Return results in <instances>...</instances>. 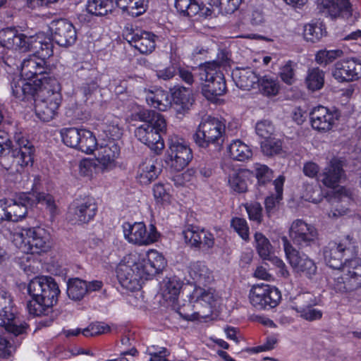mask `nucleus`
Listing matches in <instances>:
<instances>
[{
  "label": "nucleus",
  "mask_w": 361,
  "mask_h": 361,
  "mask_svg": "<svg viewBox=\"0 0 361 361\" xmlns=\"http://www.w3.org/2000/svg\"><path fill=\"white\" fill-rule=\"evenodd\" d=\"M0 47L11 51L33 52L23 61L20 75H16L11 82L13 94V86L20 87L24 83L33 87L35 83L40 82L44 85L47 80H56L43 75L46 71V59L53 54L51 39L45 36L44 32L27 36L15 27L3 28L0 30Z\"/></svg>",
  "instance_id": "1"
},
{
  "label": "nucleus",
  "mask_w": 361,
  "mask_h": 361,
  "mask_svg": "<svg viewBox=\"0 0 361 361\" xmlns=\"http://www.w3.org/2000/svg\"><path fill=\"white\" fill-rule=\"evenodd\" d=\"M166 266L164 257L155 250L145 254L131 252L122 259L116 269L118 279L123 287L133 290L142 281L152 279Z\"/></svg>",
  "instance_id": "2"
},
{
  "label": "nucleus",
  "mask_w": 361,
  "mask_h": 361,
  "mask_svg": "<svg viewBox=\"0 0 361 361\" xmlns=\"http://www.w3.org/2000/svg\"><path fill=\"white\" fill-rule=\"evenodd\" d=\"M34 85L33 87L24 83L20 87L13 86V96L20 100L33 97L35 115L42 121L49 122L57 115L61 103L59 82L56 80H47L44 85L40 82Z\"/></svg>",
  "instance_id": "3"
},
{
  "label": "nucleus",
  "mask_w": 361,
  "mask_h": 361,
  "mask_svg": "<svg viewBox=\"0 0 361 361\" xmlns=\"http://www.w3.org/2000/svg\"><path fill=\"white\" fill-rule=\"evenodd\" d=\"M27 291L32 299L27 304L30 314L39 317L46 314L57 302L60 293L58 284L50 276H39L31 280Z\"/></svg>",
  "instance_id": "4"
},
{
  "label": "nucleus",
  "mask_w": 361,
  "mask_h": 361,
  "mask_svg": "<svg viewBox=\"0 0 361 361\" xmlns=\"http://www.w3.org/2000/svg\"><path fill=\"white\" fill-rule=\"evenodd\" d=\"M14 245L27 254H39L51 247L49 233L42 227L16 228L11 233Z\"/></svg>",
  "instance_id": "5"
},
{
  "label": "nucleus",
  "mask_w": 361,
  "mask_h": 361,
  "mask_svg": "<svg viewBox=\"0 0 361 361\" xmlns=\"http://www.w3.org/2000/svg\"><path fill=\"white\" fill-rule=\"evenodd\" d=\"M147 114L148 121L135 130V136L156 154H159L164 147L161 133L166 130V123L159 113L148 111Z\"/></svg>",
  "instance_id": "6"
},
{
  "label": "nucleus",
  "mask_w": 361,
  "mask_h": 361,
  "mask_svg": "<svg viewBox=\"0 0 361 361\" xmlns=\"http://www.w3.org/2000/svg\"><path fill=\"white\" fill-rule=\"evenodd\" d=\"M218 64L214 62H206L199 66V74L202 83L203 95L210 101H214L216 97L223 95L226 90L224 76L219 71Z\"/></svg>",
  "instance_id": "7"
},
{
  "label": "nucleus",
  "mask_w": 361,
  "mask_h": 361,
  "mask_svg": "<svg viewBox=\"0 0 361 361\" xmlns=\"http://www.w3.org/2000/svg\"><path fill=\"white\" fill-rule=\"evenodd\" d=\"M0 326L15 336L25 334L28 328L18 316L11 294L5 290L0 291Z\"/></svg>",
  "instance_id": "8"
},
{
  "label": "nucleus",
  "mask_w": 361,
  "mask_h": 361,
  "mask_svg": "<svg viewBox=\"0 0 361 361\" xmlns=\"http://www.w3.org/2000/svg\"><path fill=\"white\" fill-rule=\"evenodd\" d=\"M281 298L278 288L263 283L254 285L249 293L250 303L259 310L276 307Z\"/></svg>",
  "instance_id": "9"
},
{
  "label": "nucleus",
  "mask_w": 361,
  "mask_h": 361,
  "mask_svg": "<svg viewBox=\"0 0 361 361\" xmlns=\"http://www.w3.org/2000/svg\"><path fill=\"white\" fill-rule=\"evenodd\" d=\"M225 133V126L214 118H207L202 121L195 134V141L202 147H206L209 144H217L223 141Z\"/></svg>",
  "instance_id": "10"
},
{
  "label": "nucleus",
  "mask_w": 361,
  "mask_h": 361,
  "mask_svg": "<svg viewBox=\"0 0 361 361\" xmlns=\"http://www.w3.org/2000/svg\"><path fill=\"white\" fill-rule=\"evenodd\" d=\"M122 228L125 239L128 243L139 246L150 245L157 241L159 236L154 225H150L147 231L143 222H124Z\"/></svg>",
  "instance_id": "11"
},
{
  "label": "nucleus",
  "mask_w": 361,
  "mask_h": 361,
  "mask_svg": "<svg viewBox=\"0 0 361 361\" xmlns=\"http://www.w3.org/2000/svg\"><path fill=\"white\" fill-rule=\"evenodd\" d=\"M356 243L350 235H346L339 243L334 245L324 252L325 261L328 266L334 269H343L345 257H353L357 255Z\"/></svg>",
  "instance_id": "12"
},
{
  "label": "nucleus",
  "mask_w": 361,
  "mask_h": 361,
  "mask_svg": "<svg viewBox=\"0 0 361 361\" xmlns=\"http://www.w3.org/2000/svg\"><path fill=\"white\" fill-rule=\"evenodd\" d=\"M282 242L286 258L293 269L297 272L303 273L309 279H312L317 270L314 261L306 255L300 254L293 247L286 237L282 238Z\"/></svg>",
  "instance_id": "13"
},
{
  "label": "nucleus",
  "mask_w": 361,
  "mask_h": 361,
  "mask_svg": "<svg viewBox=\"0 0 361 361\" xmlns=\"http://www.w3.org/2000/svg\"><path fill=\"white\" fill-rule=\"evenodd\" d=\"M288 234L293 243L301 248L315 244L318 239L317 228L302 219L293 221Z\"/></svg>",
  "instance_id": "14"
},
{
  "label": "nucleus",
  "mask_w": 361,
  "mask_h": 361,
  "mask_svg": "<svg viewBox=\"0 0 361 361\" xmlns=\"http://www.w3.org/2000/svg\"><path fill=\"white\" fill-rule=\"evenodd\" d=\"M340 117L339 113L324 106H317L310 114L312 128L319 133H325L331 130Z\"/></svg>",
  "instance_id": "15"
},
{
  "label": "nucleus",
  "mask_w": 361,
  "mask_h": 361,
  "mask_svg": "<svg viewBox=\"0 0 361 361\" xmlns=\"http://www.w3.org/2000/svg\"><path fill=\"white\" fill-rule=\"evenodd\" d=\"M317 8L326 16L332 19H349L353 14L349 0H317Z\"/></svg>",
  "instance_id": "16"
},
{
  "label": "nucleus",
  "mask_w": 361,
  "mask_h": 361,
  "mask_svg": "<svg viewBox=\"0 0 361 361\" xmlns=\"http://www.w3.org/2000/svg\"><path fill=\"white\" fill-rule=\"evenodd\" d=\"M49 30L52 37L51 40H54L60 46H68L76 40V31L73 24L66 20L60 19L54 20L50 23Z\"/></svg>",
  "instance_id": "17"
},
{
  "label": "nucleus",
  "mask_w": 361,
  "mask_h": 361,
  "mask_svg": "<svg viewBox=\"0 0 361 361\" xmlns=\"http://www.w3.org/2000/svg\"><path fill=\"white\" fill-rule=\"evenodd\" d=\"M97 210L94 199L86 197L82 200H75L69 208V214L72 216V221L87 223L93 219Z\"/></svg>",
  "instance_id": "18"
},
{
  "label": "nucleus",
  "mask_w": 361,
  "mask_h": 361,
  "mask_svg": "<svg viewBox=\"0 0 361 361\" xmlns=\"http://www.w3.org/2000/svg\"><path fill=\"white\" fill-rule=\"evenodd\" d=\"M123 35L142 54L151 53L155 49L157 37L153 33L126 27Z\"/></svg>",
  "instance_id": "19"
},
{
  "label": "nucleus",
  "mask_w": 361,
  "mask_h": 361,
  "mask_svg": "<svg viewBox=\"0 0 361 361\" xmlns=\"http://www.w3.org/2000/svg\"><path fill=\"white\" fill-rule=\"evenodd\" d=\"M162 167L159 159H143L139 164L136 178L141 185H149L157 178Z\"/></svg>",
  "instance_id": "20"
},
{
  "label": "nucleus",
  "mask_w": 361,
  "mask_h": 361,
  "mask_svg": "<svg viewBox=\"0 0 361 361\" xmlns=\"http://www.w3.org/2000/svg\"><path fill=\"white\" fill-rule=\"evenodd\" d=\"M345 178V174L339 159H331L330 164L321 174V181L328 188H336Z\"/></svg>",
  "instance_id": "21"
},
{
  "label": "nucleus",
  "mask_w": 361,
  "mask_h": 361,
  "mask_svg": "<svg viewBox=\"0 0 361 361\" xmlns=\"http://www.w3.org/2000/svg\"><path fill=\"white\" fill-rule=\"evenodd\" d=\"M232 78L236 86L243 90L257 87L259 76L250 68H236L232 71Z\"/></svg>",
  "instance_id": "22"
},
{
  "label": "nucleus",
  "mask_w": 361,
  "mask_h": 361,
  "mask_svg": "<svg viewBox=\"0 0 361 361\" xmlns=\"http://www.w3.org/2000/svg\"><path fill=\"white\" fill-rule=\"evenodd\" d=\"M342 272L349 281V286L353 290L361 287V260L345 259Z\"/></svg>",
  "instance_id": "23"
},
{
  "label": "nucleus",
  "mask_w": 361,
  "mask_h": 361,
  "mask_svg": "<svg viewBox=\"0 0 361 361\" xmlns=\"http://www.w3.org/2000/svg\"><path fill=\"white\" fill-rule=\"evenodd\" d=\"M172 106L182 113L188 109L193 102L192 91L183 87H174L171 89Z\"/></svg>",
  "instance_id": "24"
},
{
  "label": "nucleus",
  "mask_w": 361,
  "mask_h": 361,
  "mask_svg": "<svg viewBox=\"0 0 361 361\" xmlns=\"http://www.w3.org/2000/svg\"><path fill=\"white\" fill-rule=\"evenodd\" d=\"M175 6L178 12L190 17L205 16L211 12L202 2L196 0H175Z\"/></svg>",
  "instance_id": "25"
},
{
  "label": "nucleus",
  "mask_w": 361,
  "mask_h": 361,
  "mask_svg": "<svg viewBox=\"0 0 361 361\" xmlns=\"http://www.w3.org/2000/svg\"><path fill=\"white\" fill-rule=\"evenodd\" d=\"M146 101L151 106L159 111H166L172 106V101L167 92L160 88L146 90Z\"/></svg>",
  "instance_id": "26"
},
{
  "label": "nucleus",
  "mask_w": 361,
  "mask_h": 361,
  "mask_svg": "<svg viewBox=\"0 0 361 361\" xmlns=\"http://www.w3.org/2000/svg\"><path fill=\"white\" fill-rule=\"evenodd\" d=\"M20 200L23 202L27 203L30 207L37 204H44L51 215L55 214L56 205L53 196L48 193H20Z\"/></svg>",
  "instance_id": "27"
},
{
  "label": "nucleus",
  "mask_w": 361,
  "mask_h": 361,
  "mask_svg": "<svg viewBox=\"0 0 361 361\" xmlns=\"http://www.w3.org/2000/svg\"><path fill=\"white\" fill-rule=\"evenodd\" d=\"M302 37L308 43H317L326 35L325 25L319 20H311L302 28Z\"/></svg>",
  "instance_id": "28"
},
{
  "label": "nucleus",
  "mask_w": 361,
  "mask_h": 361,
  "mask_svg": "<svg viewBox=\"0 0 361 361\" xmlns=\"http://www.w3.org/2000/svg\"><path fill=\"white\" fill-rule=\"evenodd\" d=\"M218 298L215 290L212 288L196 287L190 295L191 303H200L202 305L212 307Z\"/></svg>",
  "instance_id": "29"
},
{
  "label": "nucleus",
  "mask_w": 361,
  "mask_h": 361,
  "mask_svg": "<svg viewBox=\"0 0 361 361\" xmlns=\"http://www.w3.org/2000/svg\"><path fill=\"white\" fill-rule=\"evenodd\" d=\"M116 6L132 16L143 14L148 5V0H115Z\"/></svg>",
  "instance_id": "30"
},
{
  "label": "nucleus",
  "mask_w": 361,
  "mask_h": 361,
  "mask_svg": "<svg viewBox=\"0 0 361 361\" xmlns=\"http://www.w3.org/2000/svg\"><path fill=\"white\" fill-rule=\"evenodd\" d=\"M189 274L196 283L200 284H207L212 280L211 271L202 262L191 263L189 267Z\"/></svg>",
  "instance_id": "31"
},
{
  "label": "nucleus",
  "mask_w": 361,
  "mask_h": 361,
  "mask_svg": "<svg viewBox=\"0 0 361 361\" xmlns=\"http://www.w3.org/2000/svg\"><path fill=\"white\" fill-rule=\"evenodd\" d=\"M257 87L263 95L274 97L279 94L281 85L276 77L267 74L259 77Z\"/></svg>",
  "instance_id": "32"
},
{
  "label": "nucleus",
  "mask_w": 361,
  "mask_h": 361,
  "mask_svg": "<svg viewBox=\"0 0 361 361\" xmlns=\"http://www.w3.org/2000/svg\"><path fill=\"white\" fill-rule=\"evenodd\" d=\"M30 207L27 203L23 202L20 200V194L18 197V200L8 202L6 201L7 221H18L23 219L27 212V207Z\"/></svg>",
  "instance_id": "33"
},
{
  "label": "nucleus",
  "mask_w": 361,
  "mask_h": 361,
  "mask_svg": "<svg viewBox=\"0 0 361 361\" xmlns=\"http://www.w3.org/2000/svg\"><path fill=\"white\" fill-rule=\"evenodd\" d=\"M113 8L112 0H88L86 4L87 11L97 16L107 15Z\"/></svg>",
  "instance_id": "34"
},
{
  "label": "nucleus",
  "mask_w": 361,
  "mask_h": 361,
  "mask_svg": "<svg viewBox=\"0 0 361 361\" xmlns=\"http://www.w3.org/2000/svg\"><path fill=\"white\" fill-rule=\"evenodd\" d=\"M325 73L319 68L309 69L305 78L307 87L311 91L321 90L324 85Z\"/></svg>",
  "instance_id": "35"
},
{
  "label": "nucleus",
  "mask_w": 361,
  "mask_h": 361,
  "mask_svg": "<svg viewBox=\"0 0 361 361\" xmlns=\"http://www.w3.org/2000/svg\"><path fill=\"white\" fill-rule=\"evenodd\" d=\"M87 293V282L78 278L68 282L67 294L73 300H80Z\"/></svg>",
  "instance_id": "36"
},
{
  "label": "nucleus",
  "mask_w": 361,
  "mask_h": 361,
  "mask_svg": "<svg viewBox=\"0 0 361 361\" xmlns=\"http://www.w3.org/2000/svg\"><path fill=\"white\" fill-rule=\"evenodd\" d=\"M226 154L230 158H251L250 147L240 140L233 141L226 149Z\"/></svg>",
  "instance_id": "37"
},
{
  "label": "nucleus",
  "mask_w": 361,
  "mask_h": 361,
  "mask_svg": "<svg viewBox=\"0 0 361 361\" xmlns=\"http://www.w3.org/2000/svg\"><path fill=\"white\" fill-rule=\"evenodd\" d=\"M317 304V298L310 292H305L298 294L292 301L290 307L298 313L302 312L307 307Z\"/></svg>",
  "instance_id": "38"
},
{
  "label": "nucleus",
  "mask_w": 361,
  "mask_h": 361,
  "mask_svg": "<svg viewBox=\"0 0 361 361\" xmlns=\"http://www.w3.org/2000/svg\"><path fill=\"white\" fill-rule=\"evenodd\" d=\"M285 178L283 176L278 177L274 181V185L276 190V197L270 195L265 199V208L267 213L270 214L275 209L276 204L283 198V186Z\"/></svg>",
  "instance_id": "39"
},
{
  "label": "nucleus",
  "mask_w": 361,
  "mask_h": 361,
  "mask_svg": "<svg viewBox=\"0 0 361 361\" xmlns=\"http://www.w3.org/2000/svg\"><path fill=\"white\" fill-rule=\"evenodd\" d=\"M329 286L336 293H345L354 290L349 286V281L341 271L333 273L328 279Z\"/></svg>",
  "instance_id": "40"
},
{
  "label": "nucleus",
  "mask_w": 361,
  "mask_h": 361,
  "mask_svg": "<svg viewBox=\"0 0 361 361\" xmlns=\"http://www.w3.org/2000/svg\"><path fill=\"white\" fill-rule=\"evenodd\" d=\"M171 157L173 158H190L192 157V150L188 143L182 138L172 137L169 142Z\"/></svg>",
  "instance_id": "41"
},
{
  "label": "nucleus",
  "mask_w": 361,
  "mask_h": 361,
  "mask_svg": "<svg viewBox=\"0 0 361 361\" xmlns=\"http://www.w3.org/2000/svg\"><path fill=\"white\" fill-rule=\"evenodd\" d=\"M255 240L259 256L263 259L271 261V258L275 256L272 255V246L269 240L261 233L255 234Z\"/></svg>",
  "instance_id": "42"
},
{
  "label": "nucleus",
  "mask_w": 361,
  "mask_h": 361,
  "mask_svg": "<svg viewBox=\"0 0 361 361\" xmlns=\"http://www.w3.org/2000/svg\"><path fill=\"white\" fill-rule=\"evenodd\" d=\"M80 143L77 149L87 154H91L97 148V140L93 133L86 129H82Z\"/></svg>",
  "instance_id": "43"
},
{
  "label": "nucleus",
  "mask_w": 361,
  "mask_h": 361,
  "mask_svg": "<svg viewBox=\"0 0 361 361\" xmlns=\"http://www.w3.org/2000/svg\"><path fill=\"white\" fill-rule=\"evenodd\" d=\"M82 129L76 128H64L60 130V135L63 143L73 148L78 146L80 140Z\"/></svg>",
  "instance_id": "44"
},
{
  "label": "nucleus",
  "mask_w": 361,
  "mask_h": 361,
  "mask_svg": "<svg viewBox=\"0 0 361 361\" xmlns=\"http://www.w3.org/2000/svg\"><path fill=\"white\" fill-rule=\"evenodd\" d=\"M201 231L202 229L195 225H187L183 231V235L186 243L195 247H201Z\"/></svg>",
  "instance_id": "45"
},
{
  "label": "nucleus",
  "mask_w": 361,
  "mask_h": 361,
  "mask_svg": "<svg viewBox=\"0 0 361 361\" xmlns=\"http://www.w3.org/2000/svg\"><path fill=\"white\" fill-rule=\"evenodd\" d=\"M181 282L176 279H169L163 287V296L166 300L174 302L180 293Z\"/></svg>",
  "instance_id": "46"
},
{
  "label": "nucleus",
  "mask_w": 361,
  "mask_h": 361,
  "mask_svg": "<svg viewBox=\"0 0 361 361\" xmlns=\"http://www.w3.org/2000/svg\"><path fill=\"white\" fill-rule=\"evenodd\" d=\"M331 74L339 82H350L348 59L336 62L332 68Z\"/></svg>",
  "instance_id": "47"
},
{
  "label": "nucleus",
  "mask_w": 361,
  "mask_h": 361,
  "mask_svg": "<svg viewBox=\"0 0 361 361\" xmlns=\"http://www.w3.org/2000/svg\"><path fill=\"white\" fill-rule=\"evenodd\" d=\"M261 148L264 155L268 157L281 155L283 152L281 141L274 137L262 142Z\"/></svg>",
  "instance_id": "48"
},
{
  "label": "nucleus",
  "mask_w": 361,
  "mask_h": 361,
  "mask_svg": "<svg viewBox=\"0 0 361 361\" xmlns=\"http://www.w3.org/2000/svg\"><path fill=\"white\" fill-rule=\"evenodd\" d=\"M343 55V52L341 49L319 50L315 55V61L319 65L326 66Z\"/></svg>",
  "instance_id": "49"
},
{
  "label": "nucleus",
  "mask_w": 361,
  "mask_h": 361,
  "mask_svg": "<svg viewBox=\"0 0 361 361\" xmlns=\"http://www.w3.org/2000/svg\"><path fill=\"white\" fill-rule=\"evenodd\" d=\"M255 130L257 134L264 140L274 137L275 128L269 120H262L256 123Z\"/></svg>",
  "instance_id": "50"
},
{
  "label": "nucleus",
  "mask_w": 361,
  "mask_h": 361,
  "mask_svg": "<svg viewBox=\"0 0 361 361\" xmlns=\"http://www.w3.org/2000/svg\"><path fill=\"white\" fill-rule=\"evenodd\" d=\"M279 74L281 80L288 85H293L295 81V67L291 61L282 66Z\"/></svg>",
  "instance_id": "51"
},
{
  "label": "nucleus",
  "mask_w": 361,
  "mask_h": 361,
  "mask_svg": "<svg viewBox=\"0 0 361 361\" xmlns=\"http://www.w3.org/2000/svg\"><path fill=\"white\" fill-rule=\"evenodd\" d=\"M110 331V326L103 322L90 324L87 328L82 330V334L85 337L95 336Z\"/></svg>",
  "instance_id": "52"
},
{
  "label": "nucleus",
  "mask_w": 361,
  "mask_h": 361,
  "mask_svg": "<svg viewBox=\"0 0 361 361\" xmlns=\"http://www.w3.org/2000/svg\"><path fill=\"white\" fill-rule=\"evenodd\" d=\"M153 195L157 202L163 205L169 204L171 202V196L162 183L154 185Z\"/></svg>",
  "instance_id": "53"
},
{
  "label": "nucleus",
  "mask_w": 361,
  "mask_h": 361,
  "mask_svg": "<svg viewBox=\"0 0 361 361\" xmlns=\"http://www.w3.org/2000/svg\"><path fill=\"white\" fill-rule=\"evenodd\" d=\"M110 161L111 159H81L79 164V171L82 176H90L92 172H97L98 166H95L96 161Z\"/></svg>",
  "instance_id": "54"
},
{
  "label": "nucleus",
  "mask_w": 361,
  "mask_h": 361,
  "mask_svg": "<svg viewBox=\"0 0 361 361\" xmlns=\"http://www.w3.org/2000/svg\"><path fill=\"white\" fill-rule=\"evenodd\" d=\"M231 225L243 240H249V227L245 219L238 217L233 218Z\"/></svg>",
  "instance_id": "55"
},
{
  "label": "nucleus",
  "mask_w": 361,
  "mask_h": 361,
  "mask_svg": "<svg viewBox=\"0 0 361 361\" xmlns=\"http://www.w3.org/2000/svg\"><path fill=\"white\" fill-rule=\"evenodd\" d=\"M255 171L259 184H265L273 178L272 171L266 165L257 164L255 167Z\"/></svg>",
  "instance_id": "56"
},
{
  "label": "nucleus",
  "mask_w": 361,
  "mask_h": 361,
  "mask_svg": "<svg viewBox=\"0 0 361 361\" xmlns=\"http://www.w3.org/2000/svg\"><path fill=\"white\" fill-rule=\"evenodd\" d=\"M243 172L234 174L229 179L231 188L237 192H244L247 190V183L244 178Z\"/></svg>",
  "instance_id": "57"
},
{
  "label": "nucleus",
  "mask_w": 361,
  "mask_h": 361,
  "mask_svg": "<svg viewBox=\"0 0 361 361\" xmlns=\"http://www.w3.org/2000/svg\"><path fill=\"white\" fill-rule=\"evenodd\" d=\"M245 207L250 219L256 221L257 224H260L262 220V207L261 204L255 202L246 204Z\"/></svg>",
  "instance_id": "58"
},
{
  "label": "nucleus",
  "mask_w": 361,
  "mask_h": 361,
  "mask_svg": "<svg viewBox=\"0 0 361 361\" xmlns=\"http://www.w3.org/2000/svg\"><path fill=\"white\" fill-rule=\"evenodd\" d=\"M242 0H218V7L222 14H231L237 11Z\"/></svg>",
  "instance_id": "59"
},
{
  "label": "nucleus",
  "mask_w": 361,
  "mask_h": 361,
  "mask_svg": "<svg viewBox=\"0 0 361 361\" xmlns=\"http://www.w3.org/2000/svg\"><path fill=\"white\" fill-rule=\"evenodd\" d=\"M350 82L361 79V60L351 58L348 59Z\"/></svg>",
  "instance_id": "60"
},
{
  "label": "nucleus",
  "mask_w": 361,
  "mask_h": 361,
  "mask_svg": "<svg viewBox=\"0 0 361 361\" xmlns=\"http://www.w3.org/2000/svg\"><path fill=\"white\" fill-rule=\"evenodd\" d=\"M18 153L21 158H29L34 155L35 148L33 145L26 139L18 140Z\"/></svg>",
  "instance_id": "61"
},
{
  "label": "nucleus",
  "mask_w": 361,
  "mask_h": 361,
  "mask_svg": "<svg viewBox=\"0 0 361 361\" xmlns=\"http://www.w3.org/2000/svg\"><path fill=\"white\" fill-rule=\"evenodd\" d=\"M150 355L149 361H169L166 357L169 355V350L164 347L155 349L154 346L148 348Z\"/></svg>",
  "instance_id": "62"
},
{
  "label": "nucleus",
  "mask_w": 361,
  "mask_h": 361,
  "mask_svg": "<svg viewBox=\"0 0 361 361\" xmlns=\"http://www.w3.org/2000/svg\"><path fill=\"white\" fill-rule=\"evenodd\" d=\"M104 132L109 138L113 140L121 138L123 135V130L117 121H114L112 123L106 126Z\"/></svg>",
  "instance_id": "63"
},
{
  "label": "nucleus",
  "mask_w": 361,
  "mask_h": 361,
  "mask_svg": "<svg viewBox=\"0 0 361 361\" xmlns=\"http://www.w3.org/2000/svg\"><path fill=\"white\" fill-rule=\"evenodd\" d=\"M298 314L300 317L308 321L317 320L321 319L322 317V312L319 310L314 308V306L307 307Z\"/></svg>",
  "instance_id": "64"
}]
</instances>
